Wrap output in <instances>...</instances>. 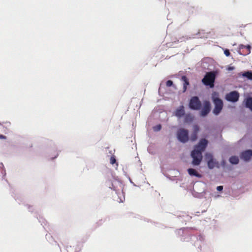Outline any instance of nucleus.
<instances>
[{"label": "nucleus", "mask_w": 252, "mask_h": 252, "mask_svg": "<svg viewBox=\"0 0 252 252\" xmlns=\"http://www.w3.org/2000/svg\"><path fill=\"white\" fill-rule=\"evenodd\" d=\"M207 144L208 141L206 139H202L192 151L191 157L192 158L191 163L193 165L198 166L201 163L202 160V152L206 149Z\"/></svg>", "instance_id": "1"}, {"label": "nucleus", "mask_w": 252, "mask_h": 252, "mask_svg": "<svg viewBox=\"0 0 252 252\" xmlns=\"http://www.w3.org/2000/svg\"><path fill=\"white\" fill-rule=\"evenodd\" d=\"M116 162V158L114 157H111L110 159V162L112 164H114Z\"/></svg>", "instance_id": "20"}, {"label": "nucleus", "mask_w": 252, "mask_h": 252, "mask_svg": "<svg viewBox=\"0 0 252 252\" xmlns=\"http://www.w3.org/2000/svg\"><path fill=\"white\" fill-rule=\"evenodd\" d=\"M234 69V67H229L228 68V70H232Z\"/></svg>", "instance_id": "25"}, {"label": "nucleus", "mask_w": 252, "mask_h": 252, "mask_svg": "<svg viewBox=\"0 0 252 252\" xmlns=\"http://www.w3.org/2000/svg\"><path fill=\"white\" fill-rule=\"evenodd\" d=\"M246 107L252 111V97H248L245 99L244 101Z\"/></svg>", "instance_id": "12"}, {"label": "nucleus", "mask_w": 252, "mask_h": 252, "mask_svg": "<svg viewBox=\"0 0 252 252\" xmlns=\"http://www.w3.org/2000/svg\"><path fill=\"white\" fill-rule=\"evenodd\" d=\"M240 95L237 91H234L227 94L225 99L230 102H236L239 100Z\"/></svg>", "instance_id": "6"}, {"label": "nucleus", "mask_w": 252, "mask_h": 252, "mask_svg": "<svg viewBox=\"0 0 252 252\" xmlns=\"http://www.w3.org/2000/svg\"><path fill=\"white\" fill-rule=\"evenodd\" d=\"M205 158L207 160V165L210 169L214 168L218 163L214 161L213 155L210 153H206L205 154Z\"/></svg>", "instance_id": "9"}, {"label": "nucleus", "mask_w": 252, "mask_h": 252, "mask_svg": "<svg viewBox=\"0 0 252 252\" xmlns=\"http://www.w3.org/2000/svg\"><path fill=\"white\" fill-rule=\"evenodd\" d=\"M181 80L183 82V92H185L187 91L188 86L189 85V81L186 76H182Z\"/></svg>", "instance_id": "14"}, {"label": "nucleus", "mask_w": 252, "mask_h": 252, "mask_svg": "<svg viewBox=\"0 0 252 252\" xmlns=\"http://www.w3.org/2000/svg\"><path fill=\"white\" fill-rule=\"evenodd\" d=\"M161 128V126L160 125H158L153 127V129L155 131H159Z\"/></svg>", "instance_id": "19"}, {"label": "nucleus", "mask_w": 252, "mask_h": 252, "mask_svg": "<svg viewBox=\"0 0 252 252\" xmlns=\"http://www.w3.org/2000/svg\"><path fill=\"white\" fill-rule=\"evenodd\" d=\"M211 103L208 100L203 101V106L200 112V115L201 116L205 117L207 116L211 111Z\"/></svg>", "instance_id": "7"}, {"label": "nucleus", "mask_w": 252, "mask_h": 252, "mask_svg": "<svg viewBox=\"0 0 252 252\" xmlns=\"http://www.w3.org/2000/svg\"><path fill=\"white\" fill-rule=\"evenodd\" d=\"M109 188H111V189H113V188L111 187H109Z\"/></svg>", "instance_id": "26"}, {"label": "nucleus", "mask_w": 252, "mask_h": 252, "mask_svg": "<svg viewBox=\"0 0 252 252\" xmlns=\"http://www.w3.org/2000/svg\"><path fill=\"white\" fill-rule=\"evenodd\" d=\"M173 85V81H171V80H168L166 82V85L167 87H171V86H172Z\"/></svg>", "instance_id": "21"}, {"label": "nucleus", "mask_w": 252, "mask_h": 252, "mask_svg": "<svg viewBox=\"0 0 252 252\" xmlns=\"http://www.w3.org/2000/svg\"><path fill=\"white\" fill-rule=\"evenodd\" d=\"M238 53L242 55L246 56L251 53V46L249 45H244L240 44L238 48Z\"/></svg>", "instance_id": "8"}, {"label": "nucleus", "mask_w": 252, "mask_h": 252, "mask_svg": "<svg viewBox=\"0 0 252 252\" xmlns=\"http://www.w3.org/2000/svg\"><path fill=\"white\" fill-rule=\"evenodd\" d=\"M177 137L180 141L183 143L187 142L189 140L188 130L184 128H180L177 131Z\"/></svg>", "instance_id": "5"}, {"label": "nucleus", "mask_w": 252, "mask_h": 252, "mask_svg": "<svg viewBox=\"0 0 252 252\" xmlns=\"http://www.w3.org/2000/svg\"><path fill=\"white\" fill-rule=\"evenodd\" d=\"M188 172L190 176H194L198 178H201V174L198 173L195 169L193 168H189L188 169Z\"/></svg>", "instance_id": "15"}, {"label": "nucleus", "mask_w": 252, "mask_h": 252, "mask_svg": "<svg viewBox=\"0 0 252 252\" xmlns=\"http://www.w3.org/2000/svg\"><path fill=\"white\" fill-rule=\"evenodd\" d=\"M217 190H219V191H221L223 189V187L222 186H218L217 188Z\"/></svg>", "instance_id": "23"}, {"label": "nucleus", "mask_w": 252, "mask_h": 252, "mask_svg": "<svg viewBox=\"0 0 252 252\" xmlns=\"http://www.w3.org/2000/svg\"><path fill=\"white\" fill-rule=\"evenodd\" d=\"M252 157V150H248L243 152L240 155L241 159L245 161H249Z\"/></svg>", "instance_id": "10"}, {"label": "nucleus", "mask_w": 252, "mask_h": 252, "mask_svg": "<svg viewBox=\"0 0 252 252\" xmlns=\"http://www.w3.org/2000/svg\"><path fill=\"white\" fill-rule=\"evenodd\" d=\"M212 98L215 105L213 113L215 115H218L220 113L222 109L223 105L222 100L219 97L218 93L216 92L212 93Z\"/></svg>", "instance_id": "2"}, {"label": "nucleus", "mask_w": 252, "mask_h": 252, "mask_svg": "<svg viewBox=\"0 0 252 252\" xmlns=\"http://www.w3.org/2000/svg\"><path fill=\"white\" fill-rule=\"evenodd\" d=\"M193 120V117L190 114H187L185 115L184 122L189 123Z\"/></svg>", "instance_id": "17"}, {"label": "nucleus", "mask_w": 252, "mask_h": 252, "mask_svg": "<svg viewBox=\"0 0 252 252\" xmlns=\"http://www.w3.org/2000/svg\"><path fill=\"white\" fill-rule=\"evenodd\" d=\"M189 107L192 110H198L201 107V102L198 97L192 96L189 102Z\"/></svg>", "instance_id": "4"}, {"label": "nucleus", "mask_w": 252, "mask_h": 252, "mask_svg": "<svg viewBox=\"0 0 252 252\" xmlns=\"http://www.w3.org/2000/svg\"><path fill=\"white\" fill-rule=\"evenodd\" d=\"M185 114L184 107L183 106H181L175 112V115L178 117L181 118Z\"/></svg>", "instance_id": "11"}, {"label": "nucleus", "mask_w": 252, "mask_h": 252, "mask_svg": "<svg viewBox=\"0 0 252 252\" xmlns=\"http://www.w3.org/2000/svg\"><path fill=\"white\" fill-rule=\"evenodd\" d=\"M194 130L193 133L191 135L190 140L194 141L197 138V133L199 131V127L197 126H194L193 127Z\"/></svg>", "instance_id": "13"}, {"label": "nucleus", "mask_w": 252, "mask_h": 252, "mask_svg": "<svg viewBox=\"0 0 252 252\" xmlns=\"http://www.w3.org/2000/svg\"><path fill=\"white\" fill-rule=\"evenodd\" d=\"M239 159L236 156H232L229 158V161L231 163L237 164L238 163Z\"/></svg>", "instance_id": "16"}, {"label": "nucleus", "mask_w": 252, "mask_h": 252, "mask_svg": "<svg viewBox=\"0 0 252 252\" xmlns=\"http://www.w3.org/2000/svg\"><path fill=\"white\" fill-rule=\"evenodd\" d=\"M216 79V73L214 71L207 72L202 79V83L206 86H209L211 88L214 86Z\"/></svg>", "instance_id": "3"}, {"label": "nucleus", "mask_w": 252, "mask_h": 252, "mask_svg": "<svg viewBox=\"0 0 252 252\" xmlns=\"http://www.w3.org/2000/svg\"><path fill=\"white\" fill-rule=\"evenodd\" d=\"M243 76L244 77H246L250 80H252V71H247L244 72L243 74Z\"/></svg>", "instance_id": "18"}, {"label": "nucleus", "mask_w": 252, "mask_h": 252, "mask_svg": "<svg viewBox=\"0 0 252 252\" xmlns=\"http://www.w3.org/2000/svg\"><path fill=\"white\" fill-rule=\"evenodd\" d=\"M224 53L226 55V56H227V57L229 56L230 55V52H229V51L228 49H226L224 51Z\"/></svg>", "instance_id": "22"}, {"label": "nucleus", "mask_w": 252, "mask_h": 252, "mask_svg": "<svg viewBox=\"0 0 252 252\" xmlns=\"http://www.w3.org/2000/svg\"><path fill=\"white\" fill-rule=\"evenodd\" d=\"M6 137L3 135L0 134V139H6Z\"/></svg>", "instance_id": "24"}]
</instances>
